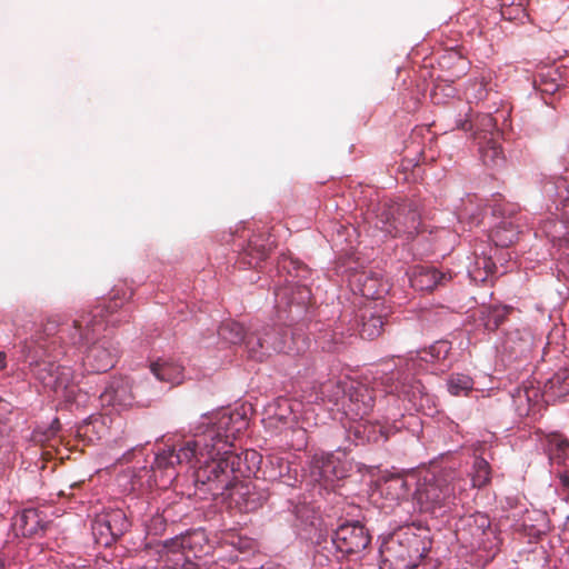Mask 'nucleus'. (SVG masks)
Masks as SVG:
<instances>
[{
	"instance_id": "c85d7f7f",
	"label": "nucleus",
	"mask_w": 569,
	"mask_h": 569,
	"mask_svg": "<svg viewBox=\"0 0 569 569\" xmlns=\"http://www.w3.org/2000/svg\"><path fill=\"white\" fill-rule=\"evenodd\" d=\"M473 379L463 373H451L447 380V389L455 397H466L473 389Z\"/></svg>"
},
{
	"instance_id": "8fccbe9b",
	"label": "nucleus",
	"mask_w": 569,
	"mask_h": 569,
	"mask_svg": "<svg viewBox=\"0 0 569 569\" xmlns=\"http://www.w3.org/2000/svg\"><path fill=\"white\" fill-rule=\"evenodd\" d=\"M513 212H515V208L511 206L510 210H508V214L511 216V214H513ZM506 213H507V210L503 208L501 210V214H506Z\"/></svg>"
},
{
	"instance_id": "c756f323",
	"label": "nucleus",
	"mask_w": 569,
	"mask_h": 569,
	"mask_svg": "<svg viewBox=\"0 0 569 569\" xmlns=\"http://www.w3.org/2000/svg\"><path fill=\"white\" fill-rule=\"evenodd\" d=\"M91 529L96 542L103 547L112 546V543L119 538L117 535H113V531H111L104 521H101L99 516L93 520Z\"/></svg>"
},
{
	"instance_id": "864d4df0",
	"label": "nucleus",
	"mask_w": 569,
	"mask_h": 569,
	"mask_svg": "<svg viewBox=\"0 0 569 569\" xmlns=\"http://www.w3.org/2000/svg\"><path fill=\"white\" fill-rule=\"evenodd\" d=\"M268 569H270V568H268Z\"/></svg>"
},
{
	"instance_id": "9d476101",
	"label": "nucleus",
	"mask_w": 569,
	"mask_h": 569,
	"mask_svg": "<svg viewBox=\"0 0 569 569\" xmlns=\"http://www.w3.org/2000/svg\"><path fill=\"white\" fill-rule=\"evenodd\" d=\"M224 498L241 512H252L262 507L269 495L251 481H238L232 485Z\"/></svg>"
},
{
	"instance_id": "7ed1b4c3",
	"label": "nucleus",
	"mask_w": 569,
	"mask_h": 569,
	"mask_svg": "<svg viewBox=\"0 0 569 569\" xmlns=\"http://www.w3.org/2000/svg\"><path fill=\"white\" fill-rule=\"evenodd\" d=\"M430 550V542L411 528L400 529L380 548L381 569H416Z\"/></svg>"
},
{
	"instance_id": "39448f33",
	"label": "nucleus",
	"mask_w": 569,
	"mask_h": 569,
	"mask_svg": "<svg viewBox=\"0 0 569 569\" xmlns=\"http://www.w3.org/2000/svg\"><path fill=\"white\" fill-rule=\"evenodd\" d=\"M452 479V472L445 470L437 475L428 472L420 479L415 492L420 509L425 512H433L449 503L455 497Z\"/></svg>"
},
{
	"instance_id": "a878e982",
	"label": "nucleus",
	"mask_w": 569,
	"mask_h": 569,
	"mask_svg": "<svg viewBox=\"0 0 569 569\" xmlns=\"http://www.w3.org/2000/svg\"><path fill=\"white\" fill-rule=\"evenodd\" d=\"M98 516L101 521H104L106 525L109 526L111 531H113V535H117L119 538L131 527V522L129 521L126 512L120 508L108 509Z\"/></svg>"
},
{
	"instance_id": "6e6552de",
	"label": "nucleus",
	"mask_w": 569,
	"mask_h": 569,
	"mask_svg": "<svg viewBox=\"0 0 569 569\" xmlns=\"http://www.w3.org/2000/svg\"><path fill=\"white\" fill-rule=\"evenodd\" d=\"M371 541L368 529L359 521L340 525L332 536L337 550L343 555L359 553Z\"/></svg>"
},
{
	"instance_id": "09e8293b",
	"label": "nucleus",
	"mask_w": 569,
	"mask_h": 569,
	"mask_svg": "<svg viewBox=\"0 0 569 569\" xmlns=\"http://www.w3.org/2000/svg\"><path fill=\"white\" fill-rule=\"evenodd\" d=\"M559 271L562 272V273L567 272V270L565 268V261L563 260L559 261Z\"/></svg>"
},
{
	"instance_id": "6ab92c4d",
	"label": "nucleus",
	"mask_w": 569,
	"mask_h": 569,
	"mask_svg": "<svg viewBox=\"0 0 569 569\" xmlns=\"http://www.w3.org/2000/svg\"><path fill=\"white\" fill-rule=\"evenodd\" d=\"M151 372L161 382L170 385V387L178 386L183 381V367L168 359H159L150 365Z\"/></svg>"
},
{
	"instance_id": "c9c22d12",
	"label": "nucleus",
	"mask_w": 569,
	"mask_h": 569,
	"mask_svg": "<svg viewBox=\"0 0 569 569\" xmlns=\"http://www.w3.org/2000/svg\"><path fill=\"white\" fill-rule=\"evenodd\" d=\"M562 230L563 229L560 228V221L556 222L555 220H548L542 224V231L552 240L562 238L565 234Z\"/></svg>"
},
{
	"instance_id": "412c9836",
	"label": "nucleus",
	"mask_w": 569,
	"mask_h": 569,
	"mask_svg": "<svg viewBox=\"0 0 569 569\" xmlns=\"http://www.w3.org/2000/svg\"><path fill=\"white\" fill-rule=\"evenodd\" d=\"M16 526L19 527L23 536L31 537L43 532L46 530L47 522L38 509L30 508L23 510L17 518Z\"/></svg>"
},
{
	"instance_id": "58836bf2",
	"label": "nucleus",
	"mask_w": 569,
	"mask_h": 569,
	"mask_svg": "<svg viewBox=\"0 0 569 569\" xmlns=\"http://www.w3.org/2000/svg\"><path fill=\"white\" fill-rule=\"evenodd\" d=\"M550 443L556 447L558 450V457L560 458L562 455L567 452L569 449V440L561 435H552L550 438Z\"/></svg>"
},
{
	"instance_id": "9b49d317",
	"label": "nucleus",
	"mask_w": 569,
	"mask_h": 569,
	"mask_svg": "<svg viewBox=\"0 0 569 569\" xmlns=\"http://www.w3.org/2000/svg\"><path fill=\"white\" fill-rule=\"evenodd\" d=\"M310 476L325 488H331L336 481L345 478L346 470L332 453H320L312 457Z\"/></svg>"
},
{
	"instance_id": "a18cd8bd",
	"label": "nucleus",
	"mask_w": 569,
	"mask_h": 569,
	"mask_svg": "<svg viewBox=\"0 0 569 569\" xmlns=\"http://www.w3.org/2000/svg\"><path fill=\"white\" fill-rule=\"evenodd\" d=\"M249 457H250L251 459L258 458V453H257L254 450L246 451V452H244V458H246V459H249Z\"/></svg>"
},
{
	"instance_id": "ea45409f",
	"label": "nucleus",
	"mask_w": 569,
	"mask_h": 569,
	"mask_svg": "<svg viewBox=\"0 0 569 569\" xmlns=\"http://www.w3.org/2000/svg\"><path fill=\"white\" fill-rule=\"evenodd\" d=\"M8 412H10V403L0 398V421Z\"/></svg>"
},
{
	"instance_id": "de8ad7c7",
	"label": "nucleus",
	"mask_w": 569,
	"mask_h": 569,
	"mask_svg": "<svg viewBox=\"0 0 569 569\" xmlns=\"http://www.w3.org/2000/svg\"><path fill=\"white\" fill-rule=\"evenodd\" d=\"M482 263H483L485 269H490V267L492 264L491 261L488 259H482Z\"/></svg>"
},
{
	"instance_id": "4be33fe9",
	"label": "nucleus",
	"mask_w": 569,
	"mask_h": 569,
	"mask_svg": "<svg viewBox=\"0 0 569 569\" xmlns=\"http://www.w3.org/2000/svg\"><path fill=\"white\" fill-rule=\"evenodd\" d=\"M377 379L380 381V385L385 387L387 393L397 395L399 398L401 396L409 397L410 389L413 388L409 386L408 377H403L399 370L382 372Z\"/></svg>"
},
{
	"instance_id": "aec40b11",
	"label": "nucleus",
	"mask_w": 569,
	"mask_h": 569,
	"mask_svg": "<svg viewBox=\"0 0 569 569\" xmlns=\"http://www.w3.org/2000/svg\"><path fill=\"white\" fill-rule=\"evenodd\" d=\"M446 280L447 276L445 273L430 267L418 268L410 279L412 287L422 291H431Z\"/></svg>"
},
{
	"instance_id": "3c124183",
	"label": "nucleus",
	"mask_w": 569,
	"mask_h": 569,
	"mask_svg": "<svg viewBox=\"0 0 569 569\" xmlns=\"http://www.w3.org/2000/svg\"><path fill=\"white\" fill-rule=\"evenodd\" d=\"M562 483H563L565 486H568V485H569V478H565V479L562 480Z\"/></svg>"
},
{
	"instance_id": "a211bd4d",
	"label": "nucleus",
	"mask_w": 569,
	"mask_h": 569,
	"mask_svg": "<svg viewBox=\"0 0 569 569\" xmlns=\"http://www.w3.org/2000/svg\"><path fill=\"white\" fill-rule=\"evenodd\" d=\"M263 477L269 481H281L286 485H292L296 480V473L292 475L291 463L279 456H268L263 463Z\"/></svg>"
},
{
	"instance_id": "f8f14e48",
	"label": "nucleus",
	"mask_w": 569,
	"mask_h": 569,
	"mask_svg": "<svg viewBox=\"0 0 569 569\" xmlns=\"http://www.w3.org/2000/svg\"><path fill=\"white\" fill-rule=\"evenodd\" d=\"M262 335L263 328L261 330H253L249 333L247 332L242 345L244 346L249 358L262 361L267 356H270L271 352L284 351V340L282 336L274 340H268Z\"/></svg>"
},
{
	"instance_id": "2f4dec72",
	"label": "nucleus",
	"mask_w": 569,
	"mask_h": 569,
	"mask_svg": "<svg viewBox=\"0 0 569 569\" xmlns=\"http://www.w3.org/2000/svg\"><path fill=\"white\" fill-rule=\"evenodd\" d=\"M511 307H492L489 309L486 327L489 330H497L511 312Z\"/></svg>"
},
{
	"instance_id": "7c9ffc66",
	"label": "nucleus",
	"mask_w": 569,
	"mask_h": 569,
	"mask_svg": "<svg viewBox=\"0 0 569 569\" xmlns=\"http://www.w3.org/2000/svg\"><path fill=\"white\" fill-rule=\"evenodd\" d=\"M491 479V470L487 460L481 457H477L473 462V472H472V485L477 488H482L490 482Z\"/></svg>"
},
{
	"instance_id": "f257e3e1",
	"label": "nucleus",
	"mask_w": 569,
	"mask_h": 569,
	"mask_svg": "<svg viewBox=\"0 0 569 569\" xmlns=\"http://www.w3.org/2000/svg\"><path fill=\"white\" fill-rule=\"evenodd\" d=\"M248 425L246 415L238 410L223 409L204 417V421L196 429L194 439L186 441L178 449L169 447L158 452L154 466L168 470L177 465L193 466L207 457L211 462L199 468L196 481L201 490L224 498L234 483L233 473L241 472V456L230 448Z\"/></svg>"
},
{
	"instance_id": "c03bdc74",
	"label": "nucleus",
	"mask_w": 569,
	"mask_h": 569,
	"mask_svg": "<svg viewBox=\"0 0 569 569\" xmlns=\"http://www.w3.org/2000/svg\"><path fill=\"white\" fill-rule=\"evenodd\" d=\"M486 96H487V90H486V88L483 87V84L481 83V84H480L479 94H478V96H476V98H477V99H483Z\"/></svg>"
},
{
	"instance_id": "cd10ccee",
	"label": "nucleus",
	"mask_w": 569,
	"mask_h": 569,
	"mask_svg": "<svg viewBox=\"0 0 569 569\" xmlns=\"http://www.w3.org/2000/svg\"><path fill=\"white\" fill-rule=\"evenodd\" d=\"M451 351V343L447 340H438L428 349L417 352L420 360L427 362H441L445 361Z\"/></svg>"
},
{
	"instance_id": "603ef678",
	"label": "nucleus",
	"mask_w": 569,
	"mask_h": 569,
	"mask_svg": "<svg viewBox=\"0 0 569 569\" xmlns=\"http://www.w3.org/2000/svg\"><path fill=\"white\" fill-rule=\"evenodd\" d=\"M562 232L565 233L562 237H565L567 233H569V229L567 231L562 230Z\"/></svg>"
},
{
	"instance_id": "f3484780",
	"label": "nucleus",
	"mask_w": 569,
	"mask_h": 569,
	"mask_svg": "<svg viewBox=\"0 0 569 569\" xmlns=\"http://www.w3.org/2000/svg\"><path fill=\"white\" fill-rule=\"evenodd\" d=\"M375 402L373 391L366 386L359 385L349 391L348 410L361 419L371 412Z\"/></svg>"
},
{
	"instance_id": "79ce46f5",
	"label": "nucleus",
	"mask_w": 569,
	"mask_h": 569,
	"mask_svg": "<svg viewBox=\"0 0 569 569\" xmlns=\"http://www.w3.org/2000/svg\"><path fill=\"white\" fill-rule=\"evenodd\" d=\"M166 547H181L182 543L180 542V539L179 538H176V539H171V540H168L166 541L164 543Z\"/></svg>"
},
{
	"instance_id": "473e14b6",
	"label": "nucleus",
	"mask_w": 569,
	"mask_h": 569,
	"mask_svg": "<svg viewBox=\"0 0 569 569\" xmlns=\"http://www.w3.org/2000/svg\"><path fill=\"white\" fill-rule=\"evenodd\" d=\"M460 221L467 220L470 227L478 226L482 220V208L479 204H473L471 201L465 204L458 213Z\"/></svg>"
},
{
	"instance_id": "bb28decb",
	"label": "nucleus",
	"mask_w": 569,
	"mask_h": 569,
	"mask_svg": "<svg viewBox=\"0 0 569 569\" xmlns=\"http://www.w3.org/2000/svg\"><path fill=\"white\" fill-rule=\"evenodd\" d=\"M218 335L223 341L230 345H242L247 332L241 323L228 320L220 325Z\"/></svg>"
},
{
	"instance_id": "49530a36",
	"label": "nucleus",
	"mask_w": 569,
	"mask_h": 569,
	"mask_svg": "<svg viewBox=\"0 0 569 569\" xmlns=\"http://www.w3.org/2000/svg\"><path fill=\"white\" fill-rule=\"evenodd\" d=\"M6 557L2 553H0V569H6Z\"/></svg>"
},
{
	"instance_id": "f03ea898",
	"label": "nucleus",
	"mask_w": 569,
	"mask_h": 569,
	"mask_svg": "<svg viewBox=\"0 0 569 569\" xmlns=\"http://www.w3.org/2000/svg\"><path fill=\"white\" fill-rule=\"evenodd\" d=\"M120 307L119 301L111 300L108 306H96L73 321L72 342L89 343L83 358V366L89 372H107L114 367L120 357L119 342L112 337L103 336L96 339V336L106 328V317L111 316Z\"/></svg>"
},
{
	"instance_id": "393cba45",
	"label": "nucleus",
	"mask_w": 569,
	"mask_h": 569,
	"mask_svg": "<svg viewBox=\"0 0 569 569\" xmlns=\"http://www.w3.org/2000/svg\"><path fill=\"white\" fill-rule=\"evenodd\" d=\"M519 227L512 220L503 219L492 231L491 239L496 246L507 248L519 238Z\"/></svg>"
},
{
	"instance_id": "2eb2a0df",
	"label": "nucleus",
	"mask_w": 569,
	"mask_h": 569,
	"mask_svg": "<svg viewBox=\"0 0 569 569\" xmlns=\"http://www.w3.org/2000/svg\"><path fill=\"white\" fill-rule=\"evenodd\" d=\"M271 250L269 239L263 234L250 238L247 247L239 253L238 263L243 268H257Z\"/></svg>"
},
{
	"instance_id": "20e7f679",
	"label": "nucleus",
	"mask_w": 569,
	"mask_h": 569,
	"mask_svg": "<svg viewBox=\"0 0 569 569\" xmlns=\"http://www.w3.org/2000/svg\"><path fill=\"white\" fill-rule=\"evenodd\" d=\"M376 227L391 237H415L420 231V212L413 201L385 202L376 214Z\"/></svg>"
},
{
	"instance_id": "4c0bfd02",
	"label": "nucleus",
	"mask_w": 569,
	"mask_h": 569,
	"mask_svg": "<svg viewBox=\"0 0 569 569\" xmlns=\"http://www.w3.org/2000/svg\"><path fill=\"white\" fill-rule=\"evenodd\" d=\"M266 339L268 340H274L276 338L282 336L284 340V346L287 345V338H288V331L282 328H276V327H263V335Z\"/></svg>"
},
{
	"instance_id": "37998d69",
	"label": "nucleus",
	"mask_w": 569,
	"mask_h": 569,
	"mask_svg": "<svg viewBox=\"0 0 569 569\" xmlns=\"http://www.w3.org/2000/svg\"><path fill=\"white\" fill-rule=\"evenodd\" d=\"M7 367V355L3 351H0V370H3Z\"/></svg>"
},
{
	"instance_id": "f704fd0d",
	"label": "nucleus",
	"mask_w": 569,
	"mask_h": 569,
	"mask_svg": "<svg viewBox=\"0 0 569 569\" xmlns=\"http://www.w3.org/2000/svg\"><path fill=\"white\" fill-rule=\"evenodd\" d=\"M166 519L162 515H154L147 523V530L150 535L160 536L166 530Z\"/></svg>"
},
{
	"instance_id": "b1692460",
	"label": "nucleus",
	"mask_w": 569,
	"mask_h": 569,
	"mask_svg": "<svg viewBox=\"0 0 569 569\" xmlns=\"http://www.w3.org/2000/svg\"><path fill=\"white\" fill-rule=\"evenodd\" d=\"M483 140H478L479 152L482 159V162L486 166H498L503 161L502 157V148L498 142V138H495L492 133L488 137L487 133L479 137Z\"/></svg>"
},
{
	"instance_id": "0eeeda50",
	"label": "nucleus",
	"mask_w": 569,
	"mask_h": 569,
	"mask_svg": "<svg viewBox=\"0 0 569 569\" xmlns=\"http://www.w3.org/2000/svg\"><path fill=\"white\" fill-rule=\"evenodd\" d=\"M279 313H288L286 319L299 320L311 302V291L305 284H289L274 292Z\"/></svg>"
},
{
	"instance_id": "e433bc0d",
	"label": "nucleus",
	"mask_w": 569,
	"mask_h": 569,
	"mask_svg": "<svg viewBox=\"0 0 569 569\" xmlns=\"http://www.w3.org/2000/svg\"><path fill=\"white\" fill-rule=\"evenodd\" d=\"M388 483H389V488H392L397 491L396 495L398 498L403 497L409 492V487H408L407 481L400 476L390 478L388 480Z\"/></svg>"
},
{
	"instance_id": "72a5a7b5",
	"label": "nucleus",
	"mask_w": 569,
	"mask_h": 569,
	"mask_svg": "<svg viewBox=\"0 0 569 569\" xmlns=\"http://www.w3.org/2000/svg\"><path fill=\"white\" fill-rule=\"evenodd\" d=\"M478 122L481 126V130L475 132V139L477 141L481 140L479 137L483 136L485 133H487L488 137H490L491 133L495 138L499 137V132L495 130L496 121L490 114H483L479 117Z\"/></svg>"
},
{
	"instance_id": "a19ab883",
	"label": "nucleus",
	"mask_w": 569,
	"mask_h": 569,
	"mask_svg": "<svg viewBox=\"0 0 569 569\" xmlns=\"http://www.w3.org/2000/svg\"><path fill=\"white\" fill-rule=\"evenodd\" d=\"M458 128H459V129H461V130H463V131H470V130H472V129H473V123H472V121H471V120L466 119V120L460 121V122L458 123Z\"/></svg>"
},
{
	"instance_id": "423d86ee",
	"label": "nucleus",
	"mask_w": 569,
	"mask_h": 569,
	"mask_svg": "<svg viewBox=\"0 0 569 569\" xmlns=\"http://www.w3.org/2000/svg\"><path fill=\"white\" fill-rule=\"evenodd\" d=\"M34 377L46 387L60 393L67 400L76 396L73 370L51 361H40L33 367Z\"/></svg>"
},
{
	"instance_id": "1a4fd4ad",
	"label": "nucleus",
	"mask_w": 569,
	"mask_h": 569,
	"mask_svg": "<svg viewBox=\"0 0 569 569\" xmlns=\"http://www.w3.org/2000/svg\"><path fill=\"white\" fill-rule=\"evenodd\" d=\"M457 530L458 539L470 548H487V540L493 535L490 519L487 515L477 512L462 519Z\"/></svg>"
},
{
	"instance_id": "5701e85b",
	"label": "nucleus",
	"mask_w": 569,
	"mask_h": 569,
	"mask_svg": "<svg viewBox=\"0 0 569 569\" xmlns=\"http://www.w3.org/2000/svg\"><path fill=\"white\" fill-rule=\"evenodd\" d=\"M561 86L560 72L556 68H545L533 78V87L542 96L555 94Z\"/></svg>"
},
{
	"instance_id": "dca6fc26",
	"label": "nucleus",
	"mask_w": 569,
	"mask_h": 569,
	"mask_svg": "<svg viewBox=\"0 0 569 569\" xmlns=\"http://www.w3.org/2000/svg\"><path fill=\"white\" fill-rule=\"evenodd\" d=\"M386 325L383 316L378 311V303L366 307L360 315V329L359 335L367 340L378 338Z\"/></svg>"
},
{
	"instance_id": "4468645a",
	"label": "nucleus",
	"mask_w": 569,
	"mask_h": 569,
	"mask_svg": "<svg viewBox=\"0 0 569 569\" xmlns=\"http://www.w3.org/2000/svg\"><path fill=\"white\" fill-rule=\"evenodd\" d=\"M103 403L108 406H131L134 400L131 383L126 378H113L100 395Z\"/></svg>"
},
{
	"instance_id": "ddd939ff",
	"label": "nucleus",
	"mask_w": 569,
	"mask_h": 569,
	"mask_svg": "<svg viewBox=\"0 0 569 569\" xmlns=\"http://www.w3.org/2000/svg\"><path fill=\"white\" fill-rule=\"evenodd\" d=\"M543 192L555 198L556 216L560 219V228L569 229V188L566 178L559 177L543 186Z\"/></svg>"
}]
</instances>
